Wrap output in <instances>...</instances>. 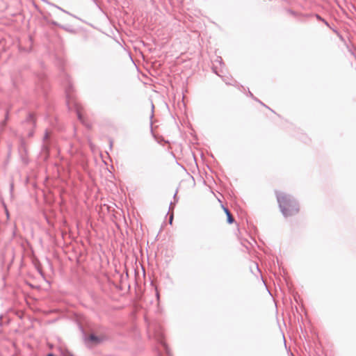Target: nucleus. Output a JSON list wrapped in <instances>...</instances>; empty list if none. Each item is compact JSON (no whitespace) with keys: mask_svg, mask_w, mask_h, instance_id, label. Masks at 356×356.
<instances>
[{"mask_svg":"<svg viewBox=\"0 0 356 356\" xmlns=\"http://www.w3.org/2000/svg\"><path fill=\"white\" fill-rule=\"evenodd\" d=\"M177 193L174 195V199L176 200Z\"/></svg>","mask_w":356,"mask_h":356,"instance_id":"dca6fc26","label":"nucleus"},{"mask_svg":"<svg viewBox=\"0 0 356 356\" xmlns=\"http://www.w3.org/2000/svg\"><path fill=\"white\" fill-rule=\"evenodd\" d=\"M156 297H157L158 298H159V293H158V292H156Z\"/></svg>","mask_w":356,"mask_h":356,"instance_id":"a211bd4d","label":"nucleus"},{"mask_svg":"<svg viewBox=\"0 0 356 356\" xmlns=\"http://www.w3.org/2000/svg\"><path fill=\"white\" fill-rule=\"evenodd\" d=\"M27 120L34 122V117L32 114H29Z\"/></svg>","mask_w":356,"mask_h":356,"instance_id":"6e6552de","label":"nucleus"},{"mask_svg":"<svg viewBox=\"0 0 356 356\" xmlns=\"http://www.w3.org/2000/svg\"><path fill=\"white\" fill-rule=\"evenodd\" d=\"M9 115H8V111H6V115H5V120L6 122L8 120Z\"/></svg>","mask_w":356,"mask_h":356,"instance_id":"9b49d317","label":"nucleus"},{"mask_svg":"<svg viewBox=\"0 0 356 356\" xmlns=\"http://www.w3.org/2000/svg\"><path fill=\"white\" fill-rule=\"evenodd\" d=\"M222 209H223L225 213H226L227 222L229 224L233 223L234 222V218L232 216L229 210L227 207H225L224 206H222Z\"/></svg>","mask_w":356,"mask_h":356,"instance_id":"20e7f679","label":"nucleus"},{"mask_svg":"<svg viewBox=\"0 0 356 356\" xmlns=\"http://www.w3.org/2000/svg\"><path fill=\"white\" fill-rule=\"evenodd\" d=\"M101 341V339L95 336V334H90L88 339H87V342H92V343L97 344Z\"/></svg>","mask_w":356,"mask_h":356,"instance_id":"39448f33","label":"nucleus"},{"mask_svg":"<svg viewBox=\"0 0 356 356\" xmlns=\"http://www.w3.org/2000/svg\"><path fill=\"white\" fill-rule=\"evenodd\" d=\"M254 99H255L256 101L259 102V103H261V101H259L257 98H254Z\"/></svg>","mask_w":356,"mask_h":356,"instance_id":"2eb2a0df","label":"nucleus"},{"mask_svg":"<svg viewBox=\"0 0 356 356\" xmlns=\"http://www.w3.org/2000/svg\"><path fill=\"white\" fill-rule=\"evenodd\" d=\"M51 5L52 6H54V7H56V8H58V9L60 10L61 11H63V12H64V13H68L67 11H65V10L62 9L61 8H60V7H58V6H55V5H54V4H51Z\"/></svg>","mask_w":356,"mask_h":356,"instance_id":"1a4fd4ad","label":"nucleus"},{"mask_svg":"<svg viewBox=\"0 0 356 356\" xmlns=\"http://www.w3.org/2000/svg\"><path fill=\"white\" fill-rule=\"evenodd\" d=\"M153 109H154V105L152 104V110H153ZM150 118H153V113H152V115H151V117H150Z\"/></svg>","mask_w":356,"mask_h":356,"instance_id":"4468645a","label":"nucleus"},{"mask_svg":"<svg viewBox=\"0 0 356 356\" xmlns=\"http://www.w3.org/2000/svg\"><path fill=\"white\" fill-rule=\"evenodd\" d=\"M172 203L171 202L170 203V209H171L172 207Z\"/></svg>","mask_w":356,"mask_h":356,"instance_id":"f3484780","label":"nucleus"},{"mask_svg":"<svg viewBox=\"0 0 356 356\" xmlns=\"http://www.w3.org/2000/svg\"><path fill=\"white\" fill-rule=\"evenodd\" d=\"M276 197L280 211L284 217L291 216L298 213V204L292 196L284 193H276Z\"/></svg>","mask_w":356,"mask_h":356,"instance_id":"f257e3e1","label":"nucleus"},{"mask_svg":"<svg viewBox=\"0 0 356 356\" xmlns=\"http://www.w3.org/2000/svg\"><path fill=\"white\" fill-rule=\"evenodd\" d=\"M49 134L47 131H45L44 135L42 138V151L44 153L48 154L49 153V145L47 143V140H49Z\"/></svg>","mask_w":356,"mask_h":356,"instance_id":"7ed1b4c3","label":"nucleus"},{"mask_svg":"<svg viewBox=\"0 0 356 356\" xmlns=\"http://www.w3.org/2000/svg\"><path fill=\"white\" fill-rule=\"evenodd\" d=\"M47 356H56V355H54L53 353H49V354L47 355Z\"/></svg>","mask_w":356,"mask_h":356,"instance_id":"ddd939ff","label":"nucleus"},{"mask_svg":"<svg viewBox=\"0 0 356 356\" xmlns=\"http://www.w3.org/2000/svg\"><path fill=\"white\" fill-rule=\"evenodd\" d=\"M6 120L2 121L0 124V129L1 130H3L4 129V127H6Z\"/></svg>","mask_w":356,"mask_h":356,"instance_id":"0eeeda50","label":"nucleus"},{"mask_svg":"<svg viewBox=\"0 0 356 356\" xmlns=\"http://www.w3.org/2000/svg\"><path fill=\"white\" fill-rule=\"evenodd\" d=\"M315 17H316V19H317L318 20H319V21H322L323 22H324V23H325V24L326 26H329V24H328V22H327L325 19H324L323 18H322L319 15L316 14V15H315Z\"/></svg>","mask_w":356,"mask_h":356,"instance_id":"423d86ee","label":"nucleus"},{"mask_svg":"<svg viewBox=\"0 0 356 356\" xmlns=\"http://www.w3.org/2000/svg\"><path fill=\"white\" fill-rule=\"evenodd\" d=\"M249 95H250L251 97H252L253 99L254 98V97H253L252 93L250 91H249Z\"/></svg>","mask_w":356,"mask_h":356,"instance_id":"f8f14e48","label":"nucleus"},{"mask_svg":"<svg viewBox=\"0 0 356 356\" xmlns=\"http://www.w3.org/2000/svg\"><path fill=\"white\" fill-rule=\"evenodd\" d=\"M172 220H173V214L172 213V214L170 215V216L169 223H170V224H172Z\"/></svg>","mask_w":356,"mask_h":356,"instance_id":"9d476101","label":"nucleus"},{"mask_svg":"<svg viewBox=\"0 0 356 356\" xmlns=\"http://www.w3.org/2000/svg\"><path fill=\"white\" fill-rule=\"evenodd\" d=\"M72 86L70 81L67 82V87L65 88L67 105L69 109H71V103H73L72 96L71 95ZM74 108L79 120L83 123V118L82 115L81 107L78 104L77 102H74Z\"/></svg>","mask_w":356,"mask_h":356,"instance_id":"f03ea898","label":"nucleus"},{"mask_svg":"<svg viewBox=\"0 0 356 356\" xmlns=\"http://www.w3.org/2000/svg\"><path fill=\"white\" fill-rule=\"evenodd\" d=\"M6 214H7V216L8 217V211H6Z\"/></svg>","mask_w":356,"mask_h":356,"instance_id":"6ab92c4d","label":"nucleus"}]
</instances>
